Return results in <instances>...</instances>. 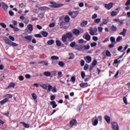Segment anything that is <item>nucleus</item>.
Returning <instances> with one entry per match:
<instances>
[{"label":"nucleus","mask_w":130,"mask_h":130,"mask_svg":"<svg viewBox=\"0 0 130 130\" xmlns=\"http://www.w3.org/2000/svg\"><path fill=\"white\" fill-rule=\"evenodd\" d=\"M73 36H74V35H73V33L71 32H67L66 35H63L62 36L61 40L63 43H66L68 39H69V41H74V38H73Z\"/></svg>","instance_id":"obj_1"},{"label":"nucleus","mask_w":130,"mask_h":130,"mask_svg":"<svg viewBox=\"0 0 130 130\" xmlns=\"http://www.w3.org/2000/svg\"><path fill=\"white\" fill-rule=\"evenodd\" d=\"M50 4L51 5L49 6L50 8H52L53 9H55L56 8H61V7H63V4H57L55 2H50Z\"/></svg>","instance_id":"obj_2"},{"label":"nucleus","mask_w":130,"mask_h":130,"mask_svg":"<svg viewBox=\"0 0 130 130\" xmlns=\"http://www.w3.org/2000/svg\"><path fill=\"white\" fill-rule=\"evenodd\" d=\"M89 34L91 35V36H94V35H98V33H97V31L98 29L96 27H94L93 28L92 27H90L89 28Z\"/></svg>","instance_id":"obj_3"},{"label":"nucleus","mask_w":130,"mask_h":130,"mask_svg":"<svg viewBox=\"0 0 130 130\" xmlns=\"http://www.w3.org/2000/svg\"><path fill=\"white\" fill-rule=\"evenodd\" d=\"M75 49L79 51H84V45H76L75 46Z\"/></svg>","instance_id":"obj_4"},{"label":"nucleus","mask_w":130,"mask_h":130,"mask_svg":"<svg viewBox=\"0 0 130 130\" xmlns=\"http://www.w3.org/2000/svg\"><path fill=\"white\" fill-rule=\"evenodd\" d=\"M73 34L76 36H79L80 33H83V31L82 32L80 31V30L78 29H74L72 30Z\"/></svg>","instance_id":"obj_5"},{"label":"nucleus","mask_w":130,"mask_h":130,"mask_svg":"<svg viewBox=\"0 0 130 130\" xmlns=\"http://www.w3.org/2000/svg\"><path fill=\"white\" fill-rule=\"evenodd\" d=\"M112 128L114 130H119V128L118 127V124L115 122H113L112 123Z\"/></svg>","instance_id":"obj_6"},{"label":"nucleus","mask_w":130,"mask_h":130,"mask_svg":"<svg viewBox=\"0 0 130 130\" xmlns=\"http://www.w3.org/2000/svg\"><path fill=\"white\" fill-rule=\"evenodd\" d=\"M113 6V3H109L108 4H105V8H106V9L107 10H110L111 9H112V7Z\"/></svg>","instance_id":"obj_7"},{"label":"nucleus","mask_w":130,"mask_h":130,"mask_svg":"<svg viewBox=\"0 0 130 130\" xmlns=\"http://www.w3.org/2000/svg\"><path fill=\"white\" fill-rule=\"evenodd\" d=\"M4 40H5V43L6 44H8V45H11L12 44V41L10 40V39L7 37L4 38Z\"/></svg>","instance_id":"obj_8"},{"label":"nucleus","mask_w":130,"mask_h":130,"mask_svg":"<svg viewBox=\"0 0 130 130\" xmlns=\"http://www.w3.org/2000/svg\"><path fill=\"white\" fill-rule=\"evenodd\" d=\"M4 40H5V43L6 44H8V45H11L12 44V41L10 40V39L7 37L4 38Z\"/></svg>","instance_id":"obj_9"},{"label":"nucleus","mask_w":130,"mask_h":130,"mask_svg":"<svg viewBox=\"0 0 130 130\" xmlns=\"http://www.w3.org/2000/svg\"><path fill=\"white\" fill-rule=\"evenodd\" d=\"M79 86L81 87V88H87V87L89 86V84L88 83H81L79 84Z\"/></svg>","instance_id":"obj_10"},{"label":"nucleus","mask_w":130,"mask_h":130,"mask_svg":"<svg viewBox=\"0 0 130 130\" xmlns=\"http://www.w3.org/2000/svg\"><path fill=\"white\" fill-rule=\"evenodd\" d=\"M86 62L88 63H90L91 61H92V57L90 56H87L86 57L84 58Z\"/></svg>","instance_id":"obj_11"},{"label":"nucleus","mask_w":130,"mask_h":130,"mask_svg":"<svg viewBox=\"0 0 130 130\" xmlns=\"http://www.w3.org/2000/svg\"><path fill=\"white\" fill-rule=\"evenodd\" d=\"M104 118H105V120H106L108 124H109V123H110V117H109L107 115H106L104 117Z\"/></svg>","instance_id":"obj_12"},{"label":"nucleus","mask_w":130,"mask_h":130,"mask_svg":"<svg viewBox=\"0 0 130 130\" xmlns=\"http://www.w3.org/2000/svg\"><path fill=\"white\" fill-rule=\"evenodd\" d=\"M126 32H127V29H125V28H123L122 32H120L119 35H122V36L124 37L126 35Z\"/></svg>","instance_id":"obj_13"},{"label":"nucleus","mask_w":130,"mask_h":130,"mask_svg":"<svg viewBox=\"0 0 130 130\" xmlns=\"http://www.w3.org/2000/svg\"><path fill=\"white\" fill-rule=\"evenodd\" d=\"M2 7L4 11H7V10H8V5H7L6 3H5L4 2H2Z\"/></svg>","instance_id":"obj_14"},{"label":"nucleus","mask_w":130,"mask_h":130,"mask_svg":"<svg viewBox=\"0 0 130 130\" xmlns=\"http://www.w3.org/2000/svg\"><path fill=\"white\" fill-rule=\"evenodd\" d=\"M20 124H23L24 127L25 128H29V127H30V125L28 124L25 123L24 122H20Z\"/></svg>","instance_id":"obj_15"},{"label":"nucleus","mask_w":130,"mask_h":130,"mask_svg":"<svg viewBox=\"0 0 130 130\" xmlns=\"http://www.w3.org/2000/svg\"><path fill=\"white\" fill-rule=\"evenodd\" d=\"M8 101H9V99L6 98L0 102V104L1 105H4V104H5V103H7V102H8Z\"/></svg>","instance_id":"obj_16"},{"label":"nucleus","mask_w":130,"mask_h":130,"mask_svg":"<svg viewBox=\"0 0 130 130\" xmlns=\"http://www.w3.org/2000/svg\"><path fill=\"white\" fill-rule=\"evenodd\" d=\"M50 104L52 105V108H55L57 106V105L56 104V102H55V101L50 102Z\"/></svg>","instance_id":"obj_17"},{"label":"nucleus","mask_w":130,"mask_h":130,"mask_svg":"<svg viewBox=\"0 0 130 130\" xmlns=\"http://www.w3.org/2000/svg\"><path fill=\"white\" fill-rule=\"evenodd\" d=\"M79 14V11H73V16H72L73 19H75V18H77V16Z\"/></svg>","instance_id":"obj_18"},{"label":"nucleus","mask_w":130,"mask_h":130,"mask_svg":"<svg viewBox=\"0 0 130 130\" xmlns=\"http://www.w3.org/2000/svg\"><path fill=\"white\" fill-rule=\"evenodd\" d=\"M77 124V121L76 120H72L70 122V126H74Z\"/></svg>","instance_id":"obj_19"},{"label":"nucleus","mask_w":130,"mask_h":130,"mask_svg":"<svg viewBox=\"0 0 130 130\" xmlns=\"http://www.w3.org/2000/svg\"><path fill=\"white\" fill-rule=\"evenodd\" d=\"M44 75L46 77H50V76H51V72L49 71H46L44 73Z\"/></svg>","instance_id":"obj_20"},{"label":"nucleus","mask_w":130,"mask_h":130,"mask_svg":"<svg viewBox=\"0 0 130 130\" xmlns=\"http://www.w3.org/2000/svg\"><path fill=\"white\" fill-rule=\"evenodd\" d=\"M85 39L86 40H87V41H89L90 39H91V36L88 32L86 33L85 35Z\"/></svg>","instance_id":"obj_21"},{"label":"nucleus","mask_w":130,"mask_h":130,"mask_svg":"<svg viewBox=\"0 0 130 130\" xmlns=\"http://www.w3.org/2000/svg\"><path fill=\"white\" fill-rule=\"evenodd\" d=\"M39 63L44 64V66H48V61L42 60V61H40L39 62Z\"/></svg>","instance_id":"obj_22"},{"label":"nucleus","mask_w":130,"mask_h":130,"mask_svg":"<svg viewBox=\"0 0 130 130\" xmlns=\"http://www.w3.org/2000/svg\"><path fill=\"white\" fill-rule=\"evenodd\" d=\"M111 29L112 31H113V32H116V31H117V27L114 25H112L111 26Z\"/></svg>","instance_id":"obj_23"},{"label":"nucleus","mask_w":130,"mask_h":130,"mask_svg":"<svg viewBox=\"0 0 130 130\" xmlns=\"http://www.w3.org/2000/svg\"><path fill=\"white\" fill-rule=\"evenodd\" d=\"M24 38L26 40H28V41H31V40H32V36H24Z\"/></svg>","instance_id":"obj_24"},{"label":"nucleus","mask_w":130,"mask_h":130,"mask_svg":"<svg viewBox=\"0 0 130 130\" xmlns=\"http://www.w3.org/2000/svg\"><path fill=\"white\" fill-rule=\"evenodd\" d=\"M110 40L112 43H114L115 44H116V42H115V38H114V37H111L110 38Z\"/></svg>","instance_id":"obj_25"},{"label":"nucleus","mask_w":130,"mask_h":130,"mask_svg":"<svg viewBox=\"0 0 130 130\" xmlns=\"http://www.w3.org/2000/svg\"><path fill=\"white\" fill-rule=\"evenodd\" d=\"M40 87L42 88L43 89H44V90H47V88H48V85H47L46 84H43V85H40Z\"/></svg>","instance_id":"obj_26"},{"label":"nucleus","mask_w":130,"mask_h":130,"mask_svg":"<svg viewBox=\"0 0 130 130\" xmlns=\"http://www.w3.org/2000/svg\"><path fill=\"white\" fill-rule=\"evenodd\" d=\"M48 9H49L48 7L44 6V7H40L39 8V10H41V11H45L46 10H48Z\"/></svg>","instance_id":"obj_27"},{"label":"nucleus","mask_w":130,"mask_h":130,"mask_svg":"<svg viewBox=\"0 0 130 130\" xmlns=\"http://www.w3.org/2000/svg\"><path fill=\"white\" fill-rule=\"evenodd\" d=\"M27 28L29 31H33V25L29 24L27 25Z\"/></svg>","instance_id":"obj_28"},{"label":"nucleus","mask_w":130,"mask_h":130,"mask_svg":"<svg viewBox=\"0 0 130 130\" xmlns=\"http://www.w3.org/2000/svg\"><path fill=\"white\" fill-rule=\"evenodd\" d=\"M76 42H72L71 43L70 46V47H72V48H74V47H75V48H76Z\"/></svg>","instance_id":"obj_29"},{"label":"nucleus","mask_w":130,"mask_h":130,"mask_svg":"<svg viewBox=\"0 0 130 130\" xmlns=\"http://www.w3.org/2000/svg\"><path fill=\"white\" fill-rule=\"evenodd\" d=\"M16 85H15V83L11 82L10 83L9 85L8 86V88L10 89V88H15V86Z\"/></svg>","instance_id":"obj_30"},{"label":"nucleus","mask_w":130,"mask_h":130,"mask_svg":"<svg viewBox=\"0 0 130 130\" xmlns=\"http://www.w3.org/2000/svg\"><path fill=\"white\" fill-rule=\"evenodd\" d=\"M70 16L67 15L66 16H65L64 17V21L66 23H69V22H70Z\"/></svg>","instance_id":"obj_31"},{"label":"nucleus","mask_w":130,"mask_h":130,"mask_svg":"<svg viewBox=\"0 0 130 130\" xmlns=\"http://www.w3.org/2000/svg\"><path fill=\"white\" fill-rule=\"evenodd\" d=\"M83 49L84 50H85V49L86 50L90 49V45L89 44L83 45Z\"/></svg>","instance_id":"obj_32"},{"label":"nucleus","mask_w":130,"mask_h":130,"mask_svg":"<svg viewBox=\"0 0 130 130\" xmlns=\"http://www.w3.org/2000/svg\"><path fill=\"white\" fill-rule=\"evenodd\" d=\"M53 43H54V40H50L48 41V42H47L48 45H52V44H53Z\"/></svg>","instance_id":"obj_33"},{"label":"nucleus","mask_w":130,"mask_h":130,"mask_svg":"<svg viewBox=\"0 0 130 130\" xmlns=\"http://www.w3.org/2000/svg\"><path fill=\"white\" fill-rule=\"evenodd\" d=\"M51 59L53 60H58L59 59V57L57 56H52Z\"/></svg>","instance_id":"obj_34"},{"label":"nucleus","mask_w":130,"mask_h":130,"mask_svg":"<svg viewBox=\"0 0 130 130\" xmlns=\"http://www.w3.org/2000/svg\"><path fill=\"white\" fill-rule=\"evenodd\" d=\"M41 34L42 35H43V36H44V37H47V36H48V32L44 31H43Z\"/></svg>","instance_id":"obj_35"},{"label":"nucleus","mask_w":130,"mask_h":130,"mask_svg":"<svg viewBox=\"0 0 130 130\" xmlns=\"http://www.w3.org/2000/svg\"><path fill=\"white\" fill-rule=\"evenodd\" d=\"M87 24H88V21H83L82 23H81V27H85V26H86V25H87Z\"/></svg>","instance_id":"obj_36"},{"label":"nucleus","mask_w":130,"mask_h":130,"mask_svg":"<svg viewBox=\"0 0 130 130\" xmlns=\"http://www.w3.org/2000/svg\"><path fill=\"white\" fill-rule=\"evenodd\" d=\"M98 124V119H96L94 120L93 122H92V125L94 126H96Z\"/></svg>","instance_id":"obj_37"},{"label":"nucleus","mask_w":130,"mask_h":130,"mask_svg":"<svg viewBox=\"0 0 130 130\" xmlns=\"http://www.w3.org/2000/svg\"><path fill=\"white\" fill-rule=\"evenodd\" d=\"M48 89H47V91L48 92V93H49V92H50V91H51V90H52V86L49 85L48 86Z\"/></svg>","instance_id":"obj_38"},{"label":"nucleus","mask_w":130,"mask_h":130,"mask_svg":"<svg viewBox=\"0 0 130 130\" xmlns=\"http://www.w3.org/2000/svg\"><path fill=\"white\" fill-rule=\"evenodd\" d=\"M31 96L34 100H36L37 99V95H36V93H32Z\"/></svg>","instance_id":"obj_39"},{"label":"nucleus","mask_w":130,"mask_h":130,"mask_svg":"<svg viewBox=\"0 0 130 130\" xmlns=\"http://www.w3.org/2000/svg\"><path fill=\"white\" fill-rule=\"evenodd\" d=\"M57 75H58L57 79H58L59 78H61V77L62 76V72H61V71H59L58 72Z\"/></svg>","instance_id":"obj_40"},{"label":"nucleus","mask_w":130,"mask_h":130,"mask_svg":"<svg viewBox=\"0 0 130 130\" xmlns=\"http://www.w3.org/2000/svg\"><path fill=\"white\" fill-rule=\"evenodd\" d=\"M122 40V37L118 36L116 39L117 42H119V41H121Z\"/></svg>","instance_id":"obj_41"},{"label":"nucleus","mask_w":130,"mask_h":130,"mask_svg":"<svg viewBox=\"0 0 130 130\" xmlns=\"http://www.w3.org/2000/svg\"><path fill=\"white\" fill-rule=\"evenodd\" d=\"M123 101L125 104H127V99L126 98V96L123 97Z\"/></svg>","instance_id":"obj_42"},{"label":"nucleus","mask_w":130,"mask_h":130,"mask_svg":"<svg viewBox=\"0 0 130 130\" xmlns=\"http://www.w3.org/2000/svg\"><path fill=\"white\" fill-rule=\"evenodd\" d=\"M5 97H6V99H8V98L12 99V98H13V95H12L11 94H7L5 95Z\"/></svg>","instance_id":"obj_43"},{"label":"nucleus","mask_w":130,"mask_h":130,"mask_svg":"<svg viewBox=\"0 0 130 130\" xmlns=\"http://www.w3.org/2000/svg\"><path fill=\"white\" fill-rule=\"evenodd\" d=\"M39 17L41 18V19H43L44 18V13H41L39 14Z\"/></svg>","instance_id":"obj_44"},{"label":"nucleus","mask_w":130,"mask_h":130,"mask_svg":"<svg viewBox=\"0 0 130 130\" xmlns=\"http://www.w3.org/2000/svg\"><path fill=\"white\" fill-rule=\"evenodd\" d=\"M116 15H117V12L116 11H113L111 12V16L112 17H114V16H116Z\"/></svg>","instance_id":"obj_45"},{"label":"nucleus","mask_w":130,"mask_h":130,"mask_svg":"<svg viewBox=\"0 0 130 130\" xmlns=\"http://www.w3.org/2000/svg\"><path fill=\"white\" fill-rule=\"evenodd\" d=\"M56 43L57 46H60V45H61V42H60L59 40H57L56 41Z\"/></svg>","instance_id":"obj_46"},{"label":"nucleus","mask_w":130,"mask_h":130,"mask_svg":"<svg viewBox=\"0 0 130 130\" xmlns=\"http://www.w3.org/2000/svg\"><path fill=\"white\" fill-rule=\"evenodd\" d=\"M81 76L82 79H85V76H86V74H85L84 72H81Z\"/></svg>","instance_id":"obj_47"},{"label":"nucleus","mask_w":130,"mask_h":130,"mask_svg":"<svg viewBox=\"0 0 130 130\" xmlns=\"http://www.w3.org/2000/svg\"><path fill=\"white\" fill-rule=\"evenodd\" d=\"M58 65L59 66V67L62 68V67L64 66V63H63L62 61H59Z\"/></svg>","instance_id":"obj_48"},{"label":"nucleus","mask_w":130,"mask_h":130,"mask_svg":"<svg viewBox=\"0 0 130 130\" xmlns=\"http://www.w3.org/2000/svg\"><path fill=\"white\" fill-rule=\"evenodd\" d=\"M106 55H107V56H111V53L109 50L106 51Z\"/></svg>","instance_id":"obj_49"},{"label":"nucleus","mask_w":130,"mask_h":130,"mask_svg":"<svg viewBox=\"0 0 130 130\" xmlns=\"http://www.w3.org/2000/svg\"><path fill=\"white\" fill-rule=\"evenodd\" d=\"M96 64H97V60L95 59L92 61V67H95V66H96Z\"/></svg>","instance_id":"obj_50"},{"label":"nucleus","mask_w":130,"mask_h":130,"mask_svg":"<svg viewBox=\"0 0 130 130\" xmlns=\"http://www.w3.org/2000/svg\"><path fill=\"white\" fill-rule=\"evenodd\" d=\"M10 46H14L15 47H17V46H18V44L12 42L11 43V45Z\"/></svg>","instance_id":"obj_51"},{"label":"nucleus","mask_w":130,"mask_h":130,"mask_svg":"<svg viewBox=\"0 0 130 130\" xmlns=\"http://www.w3.org/2000/svg\"><path fill=\"white\" fill-rule=\"evenodd\" d=\"M101 21V18H97L94 20V22L96 23V24H99V22Z\"/></svg>","instance_id":"obj_52"},{"label":"nucleus","mask_w":130,"mask_h":130,"mask_svg":"<svg viewBox=\"0 0 130 130\" xmlns=\"http://www.w3.org/2000/svg\"><path fill=\"white\" fill-rule=\"evenodd\" d=\"M97 45V43L96 42H93L90 44L91 47H95Z\"/></svg>","instance_id":"obj_53"},{"label":"nucleus","mask_w":130,"mask_h":130,"mask_svg":"<svg viewBox=\"0 0 130 130\" xmlns=\"http://www.w3.org/2000/svg\"><path fill=\"white\" fill-rule=\"evenodd\" d=\"M98 30L99 32H102V31L103 30V27H101V26H99L98 27Z\"/></svg>","instance_id":"obj_54"},{"label":"nucleus","mask_w":130,"mask_h":130,"mask_svg":"<svg viewBox=\"0 0 130 130\" xmlns=\"http://www.w3.org/2000/svg\"><path fill=\"white\" fill-rule=\"evenodd\" d=\"M51 73H52L53 76H56V75H57V71H51Z\"/></svg>","instance_id":"obj_55"},{"label":"nucleus","mask_w":130,"mask_h":130,"mask_svg":"<svg viewBox=\"0 0 130 130\" xmlns=\"http://www.w3.org/2000/svg\"><path fill=\"white\" fill-rule=\"evenodd\" d=\"M80 66H81V67H84V66H85V60H81L80 61Z\"/></svg>","instance_id":"obj_56"},{"label":"nucleus","mask_w":130,"mask_h":130,"mask_svg":"<svg viewBox=\"0 0 130 130\" xmlns=\"http://www.w3.org/2000/svg\"><path fill=\"white\" fill-rule=\"evenodd\" d=\"M88 69H89V65L86 63L84 66V70H85V71H87Z\"/></svg>","instance_id":"obj_57"},{"label":"nucleus","mask_w":130,"mask_h":130,"mask_svg":"<svg viewBox=\"0 0 130 130\" xmlns=\"http://www.w3.org/2000/svg\"><path fill=\"white\" fill-rule=\"evenodd\" d=\"M103 24L104 25H106L107 24V23H108V20L107 19H103Z\"/></svg>","instance_id":"obj_58"},{"label":"nucleus","mask_w":130,"mask_h":130,"mask_svg":"<svg viewBox=\"0 0 130 130\" xmlns=\"http://www.w3.org/2000/svg\"><path fill=\"white\" fill-rule=\"evenodd\" d=\"M1 26H2V27H3V28H6L7 27V25H6V24H5V23H0Z\"/></svg>","instance_id":"obj_59"},{"label":"nucleus","mask_w":130,"mask_h":130,"mask_svg":"<svg viewBox=\"0 0 130 130\" xmlns=\"http://www.w3.org/2000/svg\"><path fill=\"white\" fill-rule=\"evenodd\" d=\"M18 79L19 81H24V76H19Z\"/></svg>","instance_id":"obj_60"},{"label":"nucleus","mask_w":130,"mask_h":130,"mask_svg":"<svg viewBox=\"0 0 130 130\" xmlns=\"http://www.w3.org/2000/svg\"><path fill=\"white\" fill-rule=\"evenodd\" d=\"M9 39H11L12 41H15V38H14L13 36H9Z\"/></svg>","instance_id":"obj_61"},{"label":"nucleus","mask_w":130,"mask_h":130,"mask_svg":"<svg viewBox=\"0 0 130 130\" xmlns=\"http://www.w3.org/2000/svg\"><path fill=\"white\" fill-rule=\"evenodd\" d=\"M114 43H112V44L109 45V48H112L113 47H114Z\"/></svg>","instance_id":"obj_62"},{"label":"nucleus","mask_w":130,"mask_h":130,"mask_svg":"<svg viewBox=\"0 0 130 130\" xmlns=\"http://www.w3.org/2000/svg\"><path fill=\"white\" fill-rule=\"evenodd\" d=\"M130 5V0H127V1L126 2L125 6H127V7H128V6Z\"/></svg>","instance_id":"obj_63"},{"label":"nucleus","mask_w":130,"mask_h":130,"mask_svg":"<svg viewBox=\"0 0 130 130\" xmlns=\"http://www.w3.org/2000/svg\"><path fill=\"white\" fill-rule=\"evenodd\" d=\"M92 40H93L94 41H97L98 40V37L93 36V37H92Z\"/></svg>","instance_id":"obj_64"}]
</instances>
